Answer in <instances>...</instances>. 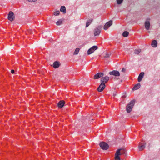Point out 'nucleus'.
I'll return each mask as SVG.
<instances>
[{
	"mask_svg": "<svg viewBox=\"0 0 160 160\" xmlns=\"http://www.w3.org/2000/svg\"><path fill=\"white\" fill-rule=\"evenodd\" d=\"M120 155L126 156V151L124 149L120 148L117 151L115 154V160H120Z\"/></svg>",
	"mask_w": 160,
	"mask_h": 160,
	"instance_id": "obj_1",
	"label": "nucleus"
},
{
	"mask_svg": "<svg viewBox=\"0 0 160 160\" xmlns=\"http://www.w3.org/2000/svg\"><path fill=\"white\" fill-rule=\"evenodd\" d=\"M135 103V100L134 99L131 101L127 105L126 107V111L128 113L130 112L132 110V108Z\"/></svg>",
	"mask_w": 160,
	"mask_h": 160,
	"instance_id": "obj_2",
	"label": "nucleus"
},
{
	"mask_svg": "<svg viewBox=\"0 0 160 160\" xmlns=\"http://www.w3.org/2000/svg\"><path fill=\"white\" fill-rule=\"evenodd\" d=\"M102 26L101 25L98 26L94 30V36H98L99 35Z\"/></svg>",
	"mask_w": 160,
	"mask_h": 160,
	"instance_id": "obj_3",
	"label": "nucleus"
},
{
	"mask_svg": "<svg viewBox=\"0 0 160 160\" xmlns=\"http://www.w3.org/2000/svg\"><path fill=\"white\" fill-rule=\"evenodd\" d=\"M100 147L103 149L106 150L108 148L109 146L106 143L101 142L100 143Z\"/></svg>",
	"mask_w": 160,
	"mask_h": 160,
	"instance_id": "obj_4",
	"label": "nucleus"
},
{
	"mask_svg": "<svg viewBox=\"0 0 160 160\" xmlns=\"http://www.w3.org/2000/svg\"><path fill=\"white\" fill-rule=\"evenodd\" d=\"M98 47L96 46H94L88 49L87 51V54L89 55L94 52V51L97 49Z\"/></svg>",
	"mask_w": 160,
	"mask_h": 160,
	"instance_id": "obj_5",
	"label": "nucleus"
},
{
	"mask_svg": "<svg viewBox=\"0 0 160 160\" xmlns=\"http://www.w3.org/2000/svg\"><path fill=\"white\" fill-rule=\"evenodd\" d=\"M150 27V19L147 18L145 22V27L146 29L148 30L149 29Z\"/></svg>",
	"mask_w": 160,
	"mask_h": 160,
	"instance_id": "obj_6",
	"label": "nucleus"
},
{
	"mask_svg": "<svg viewBox=\"0 0 160 160\" xmlns=\"http://www.w3.org/2000/svg\"><path fill=\"white\" fill-rule=\"evenodd\" d=\"M109 73L111 75L115 76L116 77L119 76L120 75L119 72L117 70H113L112 71L110 72Z\"/></svg>",
	"mask_w": 160,
	"mask_h": 160,
	"instance_id": "obj_7",
	"label": "nucleus"
},
{
	"mask_svg": "<svg viewBox=\"0 0 160 160\" xmlns=\"http://www.w3.org/2000/svg\"><path fill=\"white\" fill-rule=\"evenodd\" d=\"M14 18L15 17L14 16L13 13L11 11L9 12L8 15V20L11 21H12L13 20Z\"/></svg>",
	"mask_w": 160,
	"mask_h": 160,
	"instance_id": "obj_8",
	"label": "nucleus"
},
{
	"mask_svg": "<svg viewBox=\"0 0 160 160\" xmlns=\"http://www.w3.org/2000/svg\"><path fill=\"white\" fill-rule=\"evenodd\" d=\"M105 83L102 82L98 88V91L99 92H101L105 88Z\"/></svg>",
	"mask_w": 160,
	"mask_h": 160,
	"instance_id": "obj_9",
	"label": "nucleus"
},
{
	"mask_svg": "<svg viewBox=\"0 0 160 160\" xmlns=\"http://www.w3.org/2000/svg\"><path fill=\"white\" fill-rule=\"evenodd\" d=\"M146 143L145 142L144 143H142L141 142H139L138 145V149L139 151H142L146 147Z\"/></svg>",
	"mask_w": 160,
	"mask_h": 160,
	"instance_id": "obj_10",
	"label": "nucleus"
},
{
	"mask_svg": "<svg viewBox=\"0 0 160 160\" xmlns=\"http://www.w3.org/2000/svg\"><path fill=\"white\" fill-rule=\"evenodd\" d=\"M112 24V21L110 20L108 22H107L105 25L104 27V29L105 30H107L111 26Z\"/></svg>",
	"mask_w": 160,
	"mask_h": 160,
	"instance_id": "obj_11",
	"label": "nucleus"
},
{
	"mask_svg": "<svg viewBox=\"0 0 160 160\" xmlns=\"http://www.w3.org/2000/svg\"><path fill=\"white\" fill-rule=\"evenodd\" d=\"M104 74L102 72L98 73L96 74L94 76V79H98L101 77H102Z\"/></svg>",
	"mask_w": 160,
	"mask_h": 160,
	"instance_id": "obj_12",
	"label": "nucleus"
},
{
	"mask_svg": "<svg viewBox=\"0 0 160 160\" xmlns=\"http://www.w3.org/2000/svg\"><path fill=\"white\" fill-rule=\"evenodd\" d=\"M144 74V73L143 72H142L140 73L138 78V82H140L142 80L143 78Z\"/></svg>",
	"mask_w": 160,
	"mask_h": 160,
	"instance_id": "obj_13",
	"label": "nucleus"
},
{
	"mask_svg": "<svg viewBox=\"0 0 160 160\" xmlns=\"http://www.w3.org/2000/svg\"><path fill=\"white\" fill-rule=\"evenodd\" d=\"M109 77L108 76H106L102 78V79H101L100 81L102 82L107 83L109 80Z\"/></svg>",
	"mask_w": 160,
	"mask_h": 160,
	"instance_id": "obj_14",
	"label": "nucleus"
},
{
	"mask_svg": "<svg viewBox=\"0 0 160 160\" xmlns=\"http://www.w3.org/2000/svg\"><path fill=\"white\" fill-rule=\"evenodd\" d=\"M65 104V102L63 101H60L58 103V107L60 108H62Z\"/></svg>",
	"mask_w": 160,
	"mask_h": 160,
	"instance_id": "obj_15",
	"label": "nucleus"
},
{
	"mask_svg": "<svg viewBox=\"0 0 160 160\" xmlns=\"http://www.w3.org/2000/svg\"><path fill=\"white\" fill-rule=\"evenodd\" d=\"M60 66L59 62L58 61L55 62L53 64V67L55 68H58Z\"/></svg>",
	"mask_w": 160,
	"mask_h": 160,
	"instance_id": "obj_16",
	"label": "nucleus"
},
{
	"mask_svg": "<svg viewBox=\"0 0 160 160\" xmlns=\"http://www.w3.org/2000/svg\"><path fill=\"white\" fill-rule=\"evenodd\" d=\"M140 83H138L133 88L132 90H137L140 87Z\"/></svg>",
	"mask_w": 160,
	"mask_h": 160,
	"instance_id": "obj_17",
	"label": "nucleus"
},
{
	"mask_svg": "<svg viewBox=\"0 0 160 160\" xmlns=\"http://www.w3.org/2000/svg\"><path fill=\"white\" fill-rule=\"evenodd\" d=\"M152 46L154 48H156L158 45V42L156 40H153L152 43Z\"/></svg>",
	"mask_w": 160,
	"mask_h": 160,
	"instance_id": "obj_18",
	"label": "nucleus"
},
{
	"mask_svg": "<svg viewBox=\"0 0 160 160\" xmlns=\"http://www.w3.org/2000/svg\"><path fill=\"white\" fill-rule=\"evenodd\" d=\"M60 10L61 12H63L64 13H66V8L64 6H62L61 7Z\"/></svg>",
	"mask_w": 160,
	"mask_h": 160,
	"instance_id": "obj_19",
	"label": "nucleus"
},
{
	"mask_svg": "<svg viewBox=\"0 0 160 160\" xmlns=\"http://www.w3.org/2000/svg\"><path fill=\"white\" fill-rule=\"evenodd\" d=\"M93 21L92 19H89L87 21L86 24V27H87L90 25V24L92 23Z\"/></svg>",
	"mask_w": 160,
	"mask_h": 160,
	"instance_id": "obj_20",
	"label": "nucleus"
},
{
	"mask_svg": "<svg viewBox=\"0 0 160 160\" xmlns=\"http://www.w3.org/2000/svg\"><path fill=\"white\" fill-rule=\"evenodd\" d=\"M79 50H80L79 48H76L75 49V51L73 53V54L74 55L78 54L79 52Z\"/></svg>",
	"mask_w": 160,
	"mask_h": 160,
	"instance_id": "obj_21",
	"label": "nucleus"
},
{
	"mask_svg": "<svg viewBox=\"0 0 160 160\" xmlns=\"http://www.w3.org/2000/svg\"><path fill=\"white\" fill-rule=\"evenodd\" d=\"M129 34V33L127 31H124L123 33H122V36L125 37H127Z\"/></svg>",
	"mask_w": 160,
	"mask_h": 160,
	"instance_id": "obj_22",
	"label": "nucleus"
},
{
	"mask_svg": "<svg viewBox=\"0 0 160 160\" xmlns=\"http://www.w3.org/2000/svg\"><path fill=\"white\" fill-rule=\"evenodd\" d=\"M110 55H111L110 53L106 52L105 54V55L104 56V57L105 58H109L110 57Z\"/></svg>",
	"mask_w": 160,
	"mask_h": 160,
	"instance_id": "obj_23",
	"label": "nucleus"
},
{
	"mask_svg": "<svg viewBox=\"0 0 160 160\" xmlns=\"http://www.w3.org/2000/svg\"><path fill=\"white\" fill-rule=\"evenodd\" d=\"M62 20L61 19L59 20L56 22V24L57 25H60L62 23Z\"/></svg>",
	"mask_w": 160,
	"mask_h": 160,
	"instance_id": "obj_24",
	"label": "nucleus"
},
{
	"mask_svg": "<svg viewBox=\"0 0 160 160\" xmlns=\"http://www.w3.org/2000/svg\"><path fill=\"white\" fill-rule=\"evenodd\" d=\"M141 51V50L140 49H138L135 50L134 52V53L135 54H139Z\"/></svg>",
	"mask_w": 160,
	"mask_h": 160,
	"instance_id": "obj_25",
	"label": "nucleus"
},
{
	"mask_svg": "<svg viewBox=\"0 0 160 160\" xmlns=\"http://www.w3.org/2000/svg\"><path fill=\"white\" fill-rule=\"evenodd\" d=\"M123 0H116L117 3L118 4H120L122 3Z\"/></svg>",
	"mask_w": 160,
	"mask_h": 160,
	"instance_id": "obj_26",
	"label": "nucleus"
},
{
	"mask_svg": "<svg viewBox=\"0 0 160 160\" xmlns=\"http://www.w3.org/2000/svg\"><path fill=\"white\" fill-rule=\"evenodd\" d=\"M59 13L60 11H57L54 12V14L55 16H58L59 15Z\"/></svg>",
	"mask_w": 160,
	"mask_h": 160,
	"instance_id": "obj_27",
	"label": "nucleus"
},
{
	"mask_svg": "<svg viewBox=\"0 0 160 160\" xmlns=\"http://www.w3.org/2000/svg\"><path fill=\"white\" fill-rule=\"evenodd\" d=\"M126 93H123L122 96V98H125L126 97Z\"/></svg>",
	"mask_w": 160,
	"mask_h": 160,
	"instance_id": "obj_28",
	"label": "nucleus"
},
{
	"mask_svg": "<svg viewBox=\"0 0 160 160\" xmlns=\"http://www.w3.org/2000/svg\"><path fill=\"white\" fill-rule=\"evenodd\" d=\"M29 2H35L37 0H28Z\"/></svg>",
	"mask_w": 160,
	"mask_h": 160,
	"instance_id": "obj_29",
	"label": "nucleus"
},
{
	"mask_svg": "<svg viewBox=\"0 0 160 160\" xmlns=\"http://www.w3.org/2000/svg\"><path fill=\"white\" fill-rule=\"evenodd\" d=\"M126 71V69L124 68H123L122 69V71L123 72H125Z\"/></svg>",
	"mask_w": 160,
	"mask_h": 160,
	"instance_id": "obj_30",
	"label": "nucleus"
},
{
	"mask_svg": "<svg viewBox=\"0 0 160 160\" xmlns=\"http://www.w3.org/2000/svg\"><path fill=\"white\" fill-rule=\"evenodd\" d=\"M11 73L12 74H13L15 73V71L14 70H11Z\"/></svg>",
	"mask_w": 160,
	"mask_h": 160,
	"instance_id": "obj_31",
	"label": "nucleus"
},
{
	"mask_svg": "<svg viewBox=\"0 0 160 160\" xmlns=\"http://www.w3.org/2000/svg\"><path fill=\"white\" fill-rule=\"evenodd\" d=\"M116 95V94H113V96H115Z\"/></svg>",
	"mask_w": 160,
	"mask_h": 160,
	"instance_id": "obj_32",
	"label": "nucleus"
},
{
	"mask_svg": "<svg viewBox=\"0 0 160 160\" xmlns=\"http://www.w3.org/2000/svg\"><path fill=\"white\" fill-rule=\"evenodd\" d=\"M159 25H160V23H159Z\"/></svg>",
	"mask_w": 160,
	"mask_h": 160,
	"instance_id": "obj_33",
	"label": "nucleus"
}]
</instances>
